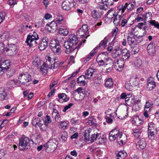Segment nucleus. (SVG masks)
I'll return each mask as SVG.
<instances>
[{"mask_svg": "<svg viewBox=\"0 0 159 159\" xmlns=\"http://www.w3.org/2000/svg\"><path fill=\"white\" fill-rule=\"evenodd\" d=\"M78 42V38L76 35L75 34L70 35L69 39L65 41L64 43L65 52L67 54H69L72 51L79 48L78 46L77 48L74 47Z\"/></svg>", "mask_w": 159, "mask_h": 159, "instance_id": "1", "label": "nucleus"}, {"mask_svg": "<svg viewBox=\"0 0 159 159\" xmlns=\"http://www.w3.org/2000/svg\"><path fill=\"white\" fill-rule=\"evenodd\" d=\"M109 139L111 141H113L117 139V142L120 145L125 144L127 137L125 135H123L122 132L115 129L111 132L109 134Z\"/></svg>", "mask_w": 159, "mask_h": 159, "instance_id": "2", "label": "nucleus"}, {"mask_svg": "<svg viewBox=\"0 0 159 159\" xmlns=\"http://www.w3.org/2000/svg\"><path fill=\"white\" fill-rule=\"evenodd\" d=\"M88 27L87 25H83L77 32V35L78 37L82 38L80 43L79 44L78 47L80 48L82 43H84L86 41L85 39H87L89 35H87L88 33Z\"/></svg>", "mask_w": 159, "mask_h": 159, "instance_id": "3", "label": "nucleus"}, {"mask_svg": "<svg viewBox=\"0 0 159 159\" xmlns=\"http://www.w3.org/2000/svg\"><path fill=\"white\" fill-rule=\"evenodd\" d=\"M108 53L107 52H102L101 53L99 56H100L103 59H101L98 62L99 66L104 67L112 63V61L111 58L108 56Z\"/></svg>", "mask_w": 159, "mask_h": 159, "instance_id": "4", "label": "nucleus"}, {"mask_svg": "<svg viewBox=\"0 0 159 159\" xmlns=\"http://www.w3.org/2000/svg\"><path fill=\"white\" fill-rule=\"evenodd\" d=\"M49 46L52 51L56 54L59 55L61 53V48L58 40L55 39L51 40Z\"/></svg>", "mask_w": 159, "mask_h": 159, "instance_id": "5", "label": "nucleus"}, {"mask_svg": "<svg viewBox=\"0 0 159 159\" xmlns=\"http://www.w3.org/2000/svg\"><path fill=\"white\" fill-rule=\"evenodd\" d=\"M18 79L21 84L26 86H28L31 81V75L27 73H22L19 75Z\"/></svg>", "mask_w": 159, "mask_h": 159, "instance_id": "6", "label": "nucleus"}, {"mask_svg": "<svg viewBox=\"0 0 159 159\" xmlns=\"http://www.w3.org/2000/svg\"><path fill=\"white\" fill-rule=\"evenodd\" d=\"M58 141L57 139L53 138L49 140V141L44 145L46 150L50 152L53 151L57 147Z\"/></svg>", "mask_w": 159, "mask_h": 159, "instance_id": "7", "label": "nucleus"}, {"mask_svg": "<svg viewBox=\"0 0 159 159\" xmlns=\"http://www.w3.org/2000/svg\"><path fill=\"white\" fill-rule=\"evenodd\" d=\"M39 39L38 35L36 33L34 32L32 34L28 35L25 42L27 45L29 46L30 47L33 45L37 44V43L36 40H38Z\"/></svg>", "mask_w": 159, "mask_h": 159, "instance_id": "8", "label": "nucleus"}, {"mask_svg": "<svg viewBox=\"0 0 159 159\" xmlns=\"http://www.w3.org/2000/svg\"><path fill=\"white\" fill-rule=\"evenodd\" d=\"M101 3H100V4H101V6L99 7L100 10H93L92 11V17L93 18L98 20H99L102 15L103 11L102 9L106 10L107 8V7L105 5L101 4Z\"/></svg>", "mask_w": 159, "mask_h": 159, "instance_id": "9", "label": "nucleus"}, {"mask_svg": "<svg viewBox=\"0 0 159 159\" xmlns=\"http://www.w3.org/2000/svg\"><path fill=\"white\" fill-rule=\"evenodd\" d=\"M30 139L27 137L23 136L20 139L19 143V148L20 150H25L29 146Z\"/></svg>", "mask_w": 159, "mask_h": 159, "instance_id": "10", "label": "nucleus"}, {"mask_svg": "<svg viewBox=\"0 0 159 159\" xmlns=\"http://www.w3.org/2000/svg\"><path fill=\"white\" fill-rule=\"evenodd\" d=\"M153 104L152 102L148 100L146 102L144 107V112L143 113V115L145 118H148L149 116V113L152 108Z\"/></svg>", "mask_w": 159, "mask_h": 159, "instance_id": "11", "label": "nucleus"}, {"mask_svg": "<svg viewBox=\"0 0 159 159\" xmlns=\"http://www.w3.org/2000/svg\"><path fill=\"white\" fill-rule=\"evenodd\" d=\"M77 2V0H66L62 4V8L65 10H69L74 6L76 5Z\"/></svg>", "mask_w": 159, "mask_h": 159, "instance_id": "12", "label": "nucleus"}, {"mask_svg": "<svg viewBox=\"0 0 159 159\" xmlns=\"http://www.w3.org/2000/svg\"><path fill=\"white\" fill-rule=\"evenodd\" d=\"M5 51L7 52L8 55H13L15 54L17 52L16 46L14 44L8 45L5 48Z\"/></svg>", "mask_w": 159, "mask_h": 159, "instance_id": "13", "label": "nucleus"}, {"mask_svg": "<svg viewBox=\"0 0 159 159\" xmlns=\"http://www.w3.org/2000/svg\"><path fill=\"white\" fill-rule=\"evenodd\" d=\"M48 39L47 37L42 38L40 40L39 44L40 50L43 51L48 46Z\"/></svg>", "mask_w": 159, "mask_h": 159, "instance_id": "14", "label": "nucleus"}, {"mask_svg": "<svg viewBox=\"0 0 159 159\" xmlns=\"http://www.w3.org/2000/svg\"><path fill=\"white\" fill-rule=\"evenodd\" d=\"M114 62L116 64L115 67L117 71H121L123 69L125 64V61L117 59L114 61Z\"/></svg>", "mask_w": 159, "mask_h": 159, "instance_id": "15", "label": "nucleus"}, {"mask_svg": "<svg viewBox=\"0 0 159 159\" xmlns=\"http://www.w3.org/2000/svg\"><path fill=\"white\" fill-rule=\"evenodd\" d=\"M96 71V69L90 68L85 71V76L89 79H93V75Z\"/></svg>", "mask_w": 159, "mask_h": 159, "instance_id": "16", "label": "nucleus"}, {"mask_svg": "<svg viewBox=\"0 0 159 159\" xmlns=\"http://www.w3.org/2000/svg\"><path fill=\"white\" fill-rule=\"evenodd\" d=\"M127 39L128 43L131 47L135 45H136L137 44L136 42L138 43V40H139V39L136 40L137 41H136L134 36L133 35H128Z\"/></svg>", "mask_w": 159, "mask_h": 159, "instance_id": "17", "label": "nucleus"}, {"mask_svg": "<svg viewBox=\"0 0 159 159\" xmlns=\"http://www.w3.org/2000/svg\"><path fill=\"white\" fill-rule=\"evenodd\" d=\"M134 102V96L131 94H128L125 99V103L128 106H131Z\"/></svg>", "mask_w": 159, "mask_h": 159, "instance_id": "18", "label": "nucleus"}, {"mask_svg": "<svg viewBox=\"0 0 159 159\" xmlns=\"http://www.w3.org/2000/svg\"><path fill=\"white\" fill-rule=\"evenodd\" d=\"M47 25L50 28H48V29L50 31H55L58 28V25L55 20H54L51 22L49 24H48Z\"/></svg>", "mask_w": 159, "mask_h": 159, "instance_id": "19", "label": "nucleus"}, {"mask_svg": "<svg viewBox=\"0 0 159 159\" xmlns=\"http://www.w3.org/2000/svg\"><path fill=\"white\" fill-rule=\"evenodd\" d=\"M32 63L33 65L39 69L42 65L44 66L45 62L40 60L39 57H37L34 60Z\"/></svg>", "mask_w": 159, "mask_h": 159, "instance_id": "20", "label": "nucleus"}, {"mask_svg": "<svg viewBox=\"0 0 159 159\" xmlns=\"http://www.w3.org/2000/svg\"><path fill=\"white\" fill-rule=\"evenodd\" d=\"M10 61L9 60H5L3 61L0 64V67L2 70L8 69L10 66Z\"/></svg>", "mask_w": 159, "mask_h": 159, "instance_id": "21", "label": "nucleus"}, {"mask_svg": "<svg viewBox=\"0 0 159 159\" xmlns=\"http://www.w3.org/2000/svg\"><path fill=\"white\" fill-rule=\"evenodd\" d=\"M146 146V143L144 139H142L138 141L136 145V147L138 149H143Z\"/></svg>", "mask_w": 159, "mask_h": 159, "instance_id": "22", "label": "nucleus"}, {"mask_svg": "<svg viewBox=\"0 0 159 159\" xmlns=\"http://www.w3.org/2000/svg\"><path fill=\"white\" fill-rule=\"evenodd\" d=\"M147 89L149 90L153 89L156 86V82L153 80H149L147 84Z\"/></svg>", "mask_w": 159, "mask_h": 159, "instance_id": "23", "label": "nucleus"}, {"mask_svg": "<svg viewBox=\"0 0 159 159\" xmlns=\"http://www.w3.org/2000/svg\"><path fill=\"white\" fill-rule=\"evenodd\" d=\"M85 80V76L84 75H82L80 76L77 79V82L80 86H84L86 84V82Z\"/></svg>", "mask_w": 159, "mask_h": 159, "instance_id": "24", "label": "nucleus"}, {"mask_svg": "<svg viewBox=\"0 0 159 159\" xmlns=\"http://www.w3.org/2000/svg\"><path fill=\"white\" fill-rule=\"evenodd\" d=\"M58 101L61 103L66 102L68 101L69 98L67 97L66 95L64 93H61L58 95Z\"/></svg>", "mask_w": 159, "mask_h": 159, "instance_id": "25", "label": "nucleus"}, {"mask_svg": "<svg viewBox=\"0 0 159 159\" xmlns=\"http://www.w3.org/2000/svg\"><path fill=\"white\" fill-rule=\"evenodd\" d=\"M147 49L149 53L152 55L155 51V44L153 43H149L147 48Z\"/></svg>", "mask_w": 159, "mask_h": 159, "instance_id": "26", "label": "nucleus"}, {"mask_svg": "<svg viewBox=\"0 0 159 159\" xmlns=\"http://www.w3.org/2000/svg\"><path fill=\"white\" fill-rule=\"evenodd\" d=\"M105 86L106 88L111 89L113 88V82L111 78H109L105 82Z\"/></svg>", "mask_w": 159, "mask_h": 159, "instance_id": "27", "label": "nucleus"}, {"mask_svg": "<svg viewBox=\"0 0 159 159\" xmlns=\"http://www.w3.org/2000/svg\"><path fill=\"white\" fill-rule=\"evenodd\" d=\"M130 84L132 86H135L138 85L139 84V80L138 78L137 75H134L131 78L130 80Z\"/></svg>", "mask_w": 159, "mask_h": 159, "instance_id": "28", "label": "nucleus"}, {"mask_svg": "<svg viewBox=\"0 0 159 159\" xmlns=\"http://www.w3.org/2000/svg\"><path fill=\"white\" fill-rule=\"evenodd\" d=\"M7 93L4 88H0V100H3L7 99Z\"/></svg>", "mask_w": 159, "mask_h": 159, "instance_id": "29", "label": "nucleus"}, {"mask_svg": "<svg viewBox=\"0 0 159 159\" xmlns=\"http://www.w3.org/2000/svg\"><path fill=\"white\" fill-rule=\"evenodd\" d=\"M126 9L125 5H119L117 7V15L120 14L123 16L122 14Z\"/></svg>", "mask_w": 159, "mask_h": 159, "instance_id": "30", "label": "nucleus"}, {"mask_svg": "<svg viewBox=\"0 0 159 159\" xmlns=\"http://www.w3.org/2000/svg\"><path fill=\"white\" fill-rule=\"evenodd\" d=\"M98 48V46L95 48L93 49L91 52L88 55L87 57L85 59L84 61H89L91 58V57L97 52V49Z\"/></svg>", "mask_w": 159, "mask_h": 159, "instance_id": "31", "label": "nucleus"}, {"mask_svg": "<svg viewBox=\"0 0 159 159\" xmlns=\"http://www.w3.org/2000/svg\"><path fill=\"white\" fill-rule=\"evenodd\" d=\"M127 156L126 152L123 151L119 152L116 156V159H124Z\"/></svg>", "mask_w": 159, "mask_h": 159, "instance_id": "32", "label": "nucleus"}, {"mask_svg": "<svg viewBox=\"0 0 159 159\" xmlns=\"http://www.w3.org/2000/svg\"><path fill=\"white\" fill-rule=\"evenodd\" d=\"M125 52H123L122 53V60L124 61L127 60L129 57L130 54L129 52L126 50H124Z\"/></svg>", "mask_w": 159, "mask_h": 159, "instance_id": "33", "label": "nucleus"}, {"mask_svg": "<svg viewBox=\"0 0 159 159\" xmlns=\"http://www.w3.org/2000/svg\"><path fill=\"white\" fill-rule=\"evenodd\" d=\"M117 15L114 10L111 9L107 12L106 17L109 19H112Z\"/></svg>", "mask_w": 159, "mask_h": 159, "instance_id": "34", "label": "nucleus"}, {"mask_svg": "<svg viewBox=\"0 0 159 159\" xmlns=\"http://www.w3.org/2000/svg\"><path fill=\"white\" fill-rule=\"evenodd\" d=\"M148 130L150 131H157L159 130V128H156V125L153 123L150 122L148 124Z\"/></svg>", "mask_w": 159, "mask_h": 159, "instance_id": "35", "label": "nucleus"}, {"mask_svg": "<svg viewBox=\"0 0 159 159\" xmlns=\"http://www.w3.org/2000/svg\"><path fill=\"white\" fill-rule=\"evenodd\" d=\"M103 3L101 4L105 5L107 7L112 5L113 4V2H117L118 0H102Z\"/></svg>", "mask_w": 159, "mask_h": 159, "instance_id": "36", "label": "nucleus"}, {"mask_svg": "<svg viewBox=\"0 0 159 159\" xmlns=\"http://www.w3.org/2000/svg\"><path fill=\"white\" fill-rule=\"evenodd\" d=\"M112 44L113 47V50L114 51H121L120 48V46L118 42H112L111 43V45Z\"/></svg>", "mask_w": 159, "mask_h": 159, "instance_id": "37", "label": "nucleus"}, {"mask_svg": "<svg viewBox=\"0 0 159 159\" xmlns=\"http://www.w3.org/2000/svg\"><path fill=\"white\" fill-rule=\"evenodd\" d=\"M142 123V121L140 120L139 117H136L132 120V123L137 126L141 125Z\"/></svg>", "mask_w": 159, "mask_h": 159, "instance_id": "38", "label": "nucleus"}, {"mask_svg": "<svg viewBox=\"0 0 159 159\" xmlns=\"http://www.w3.org/2000/svg\"><path fill=\"white\" fill-rule=\"evenodd\" d=\"M107 39L106 38H105L99 43L98 47L101 48H104L107 46Z\"/></svg>", "mask_w": 159, "mask_h": 159, "instance_id": "39", "label": "nucleus"}, {"mask_svg": "<svg viewBox=\"0 0 159 159\" xmlns=\"http://www.w3.org/2000/svg\"><path fill=\"white\" fill-rule=\"evenodd\" d=\"M132 133L134 135L136 138H138L140 136L142 132V130L140 129H134L133 130Z\"/></svg>", "mask_w": 159, "mask_h": 159, "instance_id": "40", "label": "nucleus"}, {"mask_svg": "<svg viewBox=\"0 0 159 159\" xmlns=\"http://www.w3.org/2000/svg\"><path fill=\"white\" fill-rule=\"evenodd\" d=\"M129 19V17H127L126 19H122L121 23V27H124L126 26V27H129L131 25V24L127 23Z\"/></svg>", "mask_w": 159, "mask_h": 159, "instance_id": "41", "label": "nucleus"}, {"mask_svg": "<svg viewBox=\"0 0 159 159\" xmlns=\"http://www.w3.org/2000/svg\"><path fill=\"white\" fill-rule=\"evenodd\" d=\"M116 16H118V17H116L114 19L113 23L115 25L117 26L120 24V20L123 18V16L120 14L117 15Z\"/></svg>", "mask_w": 159, "mask_h": 159, "instance_id": "42", "label": "nucleus"}, {"mask_svg": "<svg viewBox=\"0 0 159 159\" xmlns=\"http://www.w3.org/2000/svg\"><path fill=\"white\" fill-rule=\"evenodd\" d=\"M64 19L62 16L58 15L56 17L55 21L57 25H61L63 24Z\"/></svg>", "mask_w": 159, "mask_h": 159, "instance_id": "43", "label": "nucleus"}, {"mask_svg": "<svg viewBox=\"0 0 159 159\" xmlns=\"http://www.w3.org/2000/svg\"><path fill=\"white\" fill-rule=\"evenodd\" d=\"M126 9L127 8L128 12H130L134 8V5L131 2L126 3L125 4Z\"/></svg>", "mask_w": 159, "mask_h": 159, "instance_id": "44", "label": "nucleus"}, {"mask_svg": "<svg viewBox=\"0 0 159 159\" xmlns=\"http://www.w3.org/2000/svg\"><path fill=\"white\" fill-rule=\"evenodd\" d=\"M68 122L67 121H62L59 122V127L65 129L66 128L68 125Z\"/></svg>", "mask_w": 159, "mask_h": 159, "instance_id": "45", "label": "nucleus"}, {"mask_svg": "<svg viewBox=\"0 0 159 159\" xmlns=\"http://www.w3.org/2000/svg\"><path fill=\"white\" fill-rule=\"evenodd\" d=\"M114 118V116L113 113L109 114V116H107L106 117V122L108 124H112L113 122V119Z\"/></svg>", "mask_w": 159, "mask_h": 159, "instance_id": "46", "label": "nucleus"}, {"mask_svg": "<svg viewBox=\"0 0 159 159\" xmlns=\"http://www.w3.org/2000/svg\"><path fill=\"white\" fill-rule=\"evenodd\" d=\"M58 67H60L58 61H56V60L55 61L53 64H49L48 66V68L50 69H56Z\"/></svg>", "mask_w": 159, "mask_h": 159, "instance_id": "47", "label": "nucleus"}, {"mask_svg": "<svg viewBox=\"0 0 159 159\" xmlns=\"http://www.w3.org/2000/svg\"><path fill=\"white\" fill-rule=\"evenodd\" d=\"M40 69V71L41 72L43 75H45L47 73V66L45 63L44 66L43 65L39 68Z\"/></svg>", "mask_w": 159, "mask_h": 159, "instance_id": "48", "label": "nucleus"}, {"mask_svg": "<svg viewBox=\"0 0 159 159\" xmlns=\"http://www.w3.org/2000/svg\"><path fill=\"white\" fill-rule=\"evenodd\" d=\"M36 125L39 126L42 131H45L46 130L47 127L45 125V124H43L42 123L38 122L36 123Z\"/></svg>", "mask_w": 159, "mask_h": 159, "instance_id": "49", "label": "nucleus"}, {"mask_svg": "<svg viewBox=\"0 0 159 159\" xmlns=\"http://www.w3.org/2000/svg\"><path fill=\"white\" fill-rule=\"evenodd\" d=\"M59 33L61 35L66 36L68 34L69 31L67 29L61 28L59 30Z\"/></svg>", "mask_w": 159, "mask_h": 159, "instance_id": "50", "label": "nucleus"}, {"mask_svg": "<svg viewBox=\"0 0 159 159\" xmlns=\"http://www.w3.org/2000/svg\"><path fill=\"white\" fill-rule=\"evenodd\" d=\"M122 53L121 51H114L112 53L111 55L113 58H117L119 57Z\"/></svg>", "mask_w": 159, "mask_h": 159, "instance_id": "51", "label": "nucleus"}, {"mask_svg": "<svg viewBox=\"0 0 159 159\" xmlns=\"http://www.w3.org/2000/svg\"><path fill=\"white\" fill-rule=\"evenodd\" d=\"M132 48V47H131ZM133 48L131 50V53L132 54H134L137 53L139 51V46L137 44L136 45H135L132 46Z\"/></svg>", "mask_w": 159, "mask_h": 159, "instance_id": "52", "label": "nucleus"}, {"mask_svg": "<svg viewBox=\"0 0 159 159\" xmlns=\"http://www.w3.org/2000/svg\"><path fill=\"white\" fill-rule=\"evenodd\" d=\"M18 2V0H9L8 1L7 3L11 7H13L15 5L17 4Z\"/></svg>", "mask_w": 159, "mask_h": 159, "instance_id": "53", "label": "nucleus"}, {"mask_svg": "<svg viewBox=\"0 0 159 159\" xmlns=\"http://www.w3.org/2000/svg\"><path fill=\"white\" fill-rule=\"evenodd\" d=\"M61 138L63 141H66L68 138V134L67 132L65 131L62 132Z\"/></svg>", "mask_w": 159, "mask_h": 159, "instance_id": "54", "label": "nucleus"}, {"mask_svg": "<svg viewBox=\"0 0 159 159\" xmlns=\"http://www.w3.org/2000/svg\"><path fill=\"white\" fill-rule=\"evenodd\" d=\"M52 115L55 116V119L56 121L58 120L59 118L60 117V116L59 115V113L57 111L56 109H54L52 113Z\"/></svg>", "mask_w": 159, "mask_h": 159, "instance_id": "55", "label": "nucleus"}, {"mask_svg": "<svg viewBox=\"0 0 159 159\" xmlns=\"http://www.w3.org/2000/svg\"><path fill=\"white\" fill-rule=\"evenodd\" d=\"M149 23L151 25L154 26L157 29L159 28V23L158 22L156 21L155 20H151Z\"/></svg>", "mask_w": 159, "mask_h": 159, "instance_id": "56", "label": "nucleus"}, {"mask_svg": "<svg viewBox=\"0 0 159 159\" xmlns=\"http://www.w3.org/2000/svg\"><path fill=\"white\" fill-rule=\"evenodd\" d=\"M143 16H144L145 20H147L148 19H151L152 16V14L151 12H146L145 15H143Z\"/></svg>", "mask_w": 159, "mask_h": 159, "instance_id": "57", "label": "nucleus"}, {"mask_svg": "<svg viewBox=\"0 0 159 159\" xmlns=\"http://www.w3.org/2000/svg\"><path fill=\"white\" fill-rule=\"evenodd\" d=\"M100 134H92L91 137L90 141L91 142H93L95 140L98 139V137Z\"/></svg>", "mask_w": 159, "mask_h": 159, "instance_id": "58", "label": "nucleus"}, {"mask_svg": "<svg viewBox=\"0 0 159 159\" xmlns=\"http://www.w3.org/2000/svg\"><path fill=\"white\" fill-rule=\"evenodd\" d=\"M1 39L3 41H5L8 39L9 35L7 33H4L0 36Z\"/></svg>", "mask_w": 159, "mask_h": 159, "instance_id": "59", "label": "nucleus"}, {"mask_svg": "<svg viewBox=\"0 0 159 159\" xmlns=\"http://www.w3.org/2000/svg\"><path fill=\"white\" fill-rule=\"evenodd\" d=\"M76 92L79 94H85V89L82 87H79L77 89Z\"/></svg>", "mask_w": 159, "mask_h": 159, "instance_id": "60", "label": "nucleus"}, {"mask_svg": "<svg viewBox=\"0 0 159 159\" xmlns=\"http://www.w3.org/2000/svg\"><path fill=\"white\" fill-rule=\"evenodd\" d=\"M135 27H132L129 28V33L130 34H131L132 35H134L135 34Z\"/></svg>", "mask_w": 159, "mask_h": 159, "instance_id": "61", "label": "nucleus"}, {"mask_svg": "<svg viewBox=\"0 0 159 159\" xmlns=\"http://www.w3.org/2000/svg\"><path fill=\"white\" fill-rule=\"evenodd\" d=\"M146 31L145 30L143 32L142 35L138 36L137 37V38L139 39V40H138V43H140L142 41L143 39V37L146 34Z\"/></svg>", "mask_w": 159, "mask_h": 159, "instance_id": "62", "label": "nucleus"}, {"mask_svg": "<svg viewBox=\"0 0 159 159\" xmlns=\"http://www.w3.org/2000/svg\"><path fill=\"white\" fill-rule=\"evenodd\" d=\"M142 64V61L140 59L137 60L134 62L135 66L137 67H140Z\"/></svg>", "mask_w": 159, "mask_h": 159, "instance_id": "63", "label": "nucleus"}, {"mask_svg": "<svg viewBox=\"0 0 159 159\" xmlns=\"http://www.w3.org/2000/svg\"><path fill=\"white\" fill-rule=\"evenodd\" d=\"M154 131H150L148 130V137L150 139H152L154 137Z\"/></svg>", "mask_w": 159, "mask_h": 159, "instance_id": "64", "label": "nucleus"}]
</instances>
